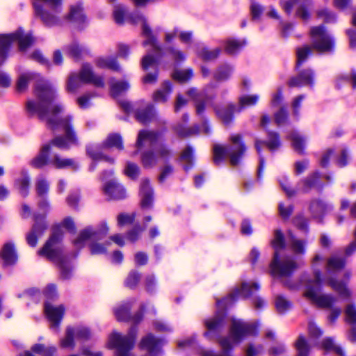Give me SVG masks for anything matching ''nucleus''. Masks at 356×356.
<instances>
[{
    "label": "nucleus",
    "instance_id": "nucleus-35",
    "mask_svg": "<svg viewBox=\"0 0 356 356\" xmlns=\"http://www.w3.org/2000/svg\"><path fill=\"white\" fill-rule=\"evenodd\" d=\"M320 179V175L318 172H316L314 175L309 177L304 181L305 188L304 190L307 191L311 188L316 187L319 191H321L323 188V184H318V179Z\"/></svg>",
    "mask_w": 356,
    "mask_h": 356
},
{
    "label": "nucleus",
    "instance_id": "nucleus-48",
    "mask_svg": "<svg viewBox=\"0 0 356 356\" xmlns=\"http://www.w3.org/2000/svg\"><path fill=\"white\" fill-rule=\"evenodd\" d=\"M234 111V106H229L227 108H223L218 111V115L223 120L224 122L228 123L232 118V113Z\"/></svg>",
    "mask_w": 356,
    "mask_h": 356
},
{
    "label": "nucleus",
    "instance_id": "nucleus-1",
    "mask_svg": "<svg viewBox=\"0 0 356 356\" xmlns=\"http://www.w3.org/2000/svg\"><path fill=\"white\" fill-rule=\"evenodd\" d=\"M35 93L38 100L37 102H28L29 111L36 113L51 129H60L65 133V138H57L53 140L52 145L64 149L75 144L76 138L70 127L71 118L68 115L63 116V107L53 104L56 95L51 86L47 82L40 83L37 86Z\"/></svg>",
    "mask_w": 356,
    "mask_h": 356
},
{
    "label": "nucleus",
    "instance_id": "nucleus-37",
    "mask_svg": "<svg viewBox=\"0 0 356 356\" xmlns=\"http://www.w3.org/2000/svg\"><path fill=\"white\" fill-rule=\"evenodd\" d=\"M321 348L326 351H334L337 355L343 356V350L337 346L332 338H326L321 343Z\"/></svg>",
    "mask_w": 356,
    "mask_h": 356
},
{
    "label": "nucleus",
    "instance_id": "nucleus-45",
    "mask_svg": "<svg viewBox=\"0 0 356 356\" xmlns=\"http://www.w3.org/2000/svg\"><path fill=\"white\" fill-rule=\"evenodd\" d=\"M81 83L82 81L79 76L75 74H72L67 80V90L69 92H74L81 86Z\"/></svg>",
    "mask_w": 356,
    "mask_h": 356
},
{
    "label": "nucleus",
    "instance_id": "nucleus-26",
    "mask_svg": "<svg viewBox=\"0 0 356 356\" xmlns=\"http://www.w3.org/2000/svg\"><path fill=\"white\" fill-rule=\"evenodd\" d=\"M75 337V331L73 327H67L65 331V336L60 339V346L63 348L73 349L75 346L74 338Z\"/></svg>",
    "mask_w": 356,
    "mask_h": 356
},
{
    "label": "nucleus",
    "instance_id": "nucleus-58",
    "mask_svg": "<svg viewBox=\"0 0 356 356\" xmlns=\"http://www.w3.org/2000/svg\"><path fill=\"white\" fill-rule=\"evenodd\" d=\"M348 149H343L341 151L340 156L337 159V164L339 167L343 168L348 164Z\"/></svg>",
    "mask_w": 356,
    "mask_h": 356
},
{
    "label": "nucleus",
    "instance_id": "nucleus-31",
    "mask_svg": "<svg viewBox=\"0 0 356 356\" xmlns=\"http://www.w3.org/2000/svg\"><path fill=\"white\" fill-rule=\"evenodd\" d=\"M50 145H45L38 156L31 161V165L35 168H41L47 164Z\"/></svg>",
    "mask_w": 356,
    "mask_h": 356
},
{
    "label": "nucleus",
    "instance_id": "nucleus-24",
    "mask_svg": "<svg viewBox=\"0 0 356 356\" xmlns=\"http://www.w3.org/2000/svg\"><path fill=\"white\" fill-rule=\"evenodd\" d=\"M51 163L56 168H71L76 170L78 168L77 163L73 159H64L58 155H55L51 161Z\"/></svg>",
    "mask_w": 356,
    "mask_h": 356
},
{
    "label": "nucleus",
    "instance_id": "nucleus-29",
    "mask_svg": "<svg viewBox=\"0 0 356 356\" xmlns=\"http://www.w3.org/2000/svg\"><path fill=\"white\" fill-rule=\"evenodd\" d=\"M45 229V226L42 224L36 223L34 225L32 231L27 235L26 240L31 246H35L37 244V238L42 235Z\"/></svg>",
    "mask_w": 356,
    "mask_h": 356
},
{
    "label": "nucleus",
    "instance_id": "nucleus-22",
    "mask_svg": "<svg viewBox=\"0 0 356 356\" xmlns=\"http://www.w3.org/2000/svg\"><path fill=\"white\" fill-rule=\"evenodd\" d=\"M257 289L258 286L254 283H243L240 289H236L230 297L225 300V303L228 304L231 302V300L239 295L243 297H248L251 294L252 291Z\"/></svg>",
    "mask_w": 356,
    "mask_h": 356
},
{
    "label": "nucleus",
    "instance_id": "nucleus-12",
    "mask_svg": "<svg viewBox=\"0 0 356 356\" xmlns=\"http://www.w3.org/2000/svg\"><path fill=\"white\" fill-rule=\"evenodd\" d=\"M62 235L63 232L60 227L56 228L49 241L38 252L39 255L45 257L51 260L57 259L60 253V248L58 245L61 239Z\"/></svg>",
    "mask_w": 356,
    "mask_h": 356
},
{
    "label": "nucleus",
    "instance_id": "nucleus-36",
    "mask_svg": "<svg viewBox=\"0 0 356 356\" xmlns=\"http://www.w3.org/2000/svg\"><path fill=\"white\" fill-rule=\"evenodd\" d=\"M32 351L40 356H52L56 351L54 346H44L42 344H36L32 347Z\"/></svg>",
    "mask_w": 356,
    "mask_h": 356
},
{
    "label": "nucleus",
    "instance_id": "nucleus-27",
    "mask_svg": "<svg viewBox=\"0 0 356 356\" xmlns=\"http://www.w3.org/2000/svg\"><path fill=\"white\" fill-rule=\"evenodd\" d=\"M67 18L78 24L85 22V15L83 13L82 8L80 6H74L70 8V11Z\"/></svg>",
    "mask_w": 356,
    "mask_h": 356
},
{
    "label": "nucleus",
    "instance_id": "nucleus-21",
    "mask_svg": "<svg viewBox=\"0 0 356 356\" xmlns=\"http://www.w3.org/2000/svg\"><path fill=\"white\" fill-rule=\"evenodd\" d=\"M160 345L161 341L156 339L152 335H147L140 342L141 348L147 350L151 356L159 351Z\"/></svg>",
    "mask_w": 356,
    "mask_h": 356
},
{
    "label": "nucleus",
    "instance_id": "nucleus-15",
    "mask_svg": "<svg viewBox=\"0 0 356 356\" xmlns=\"http://www.w3.org/2000/svg\"><path fill=\"white\" fill-rule=\"evenodd\" d=\"M79 76L83 83H90L97 87H103L104 86L103 78L97 75L93 72L92 67L88 64L82 65Z\"/></svg>",
    "mask_w": 356,
    "mask_h": 356
},
{
    "label": "nucleus",
    "instance_id": "nucleus-51",
    "mask_svg": "<svg viewBox=\"0 0 356 356\" xmlns=\"http://www.w3.org/2000/svg\"><path fill=\"white\" fill-rule=\"evenodd\" d=\"M192 72L190 70L177 71L173 74V78L180 82H184L192 76Z\"/></svg>",
    "mask_w": 356,
    "mask_h": 356
},
{
    "label": "nucleus",
    "instance_id": "nucleus-42",
    "mask_svg": "<svg viewBox=\"0 0 356 356\" xmlns=\"http://www.w3.org/2000/svg\"><path fill=\"white\" fill-rule=\"evenodd\" d=\"M293 224L300 231L305 233L308 232V220L302 213L298 214L293 219Z\"/></svg>",
    "mask_w": 356,
    "mask_h": 356
},
{
    "label": "nucleus",
    "instance_id": "nucleus-44",
    "mask_svg": "<svg viewBox=\"0 0 356 356\" xmlns=\"http://www.w3.org/2000/svg\"><path fill=\"white\" fill-rule=\"evenodd\" d=\"M113 16L116 23L122 24L127 19L125 8L122 5L116 6L113 10Z\"/></svg>",
    "mask_w": 356,
    "mask_h": 356
},
{
    "label": "nucleus",
    "instance_id": "nucleus-56",
    "mask_svg": "<svg viewBox=\"0 0 356 356\" xmlns=\"http://www.w3.org/2000/svg\"><path fill=\"white\" fill-rule=\"evenodd\" d=\"M32 78L31 74H22L19 76L17 83V88L19 91L24 90L28 85L29 81Z\"/></svg>",
    "mask_w": 356,
    "mask_h": 356
},
{
    "label": "nucleus",
    "instance_id": "nucleus-14",
    "mask_svg": "<svg viewBox=\"0 0 356 356\" xmlns=\"http://www.w3.org/2000/svg\"><path fill=\"white\" fill-rule=\"evenodd\" d=\"M65 311V307L62 305L55 306L49 302L44 305L45 315L50 323L51 327L56 331L58 330Z\"/></svg>",
    "mask_w": 356,
    "mask_h": 356
},
{
    "label": "nucleus",
    "instance_id": "nucleus-23",
    "mask_svg": "<svg viewBox=\"0 0 356 356\" xmlns=\"http://www.w3.org/2000/svg\"><path fill=\"white\" fill-rule=\"evenodd\" d=\"M141 206L143 208L148 207L152 202V191L148 180H144L140 188Z\"/></svg>",
    "mask_w": 356,
    "mask_h": 356
},
{
    "label": "nucleus",
    "instance_id": "nucleus-25",
    "mask_svg": "<svg viewBox=\"0 0 356 356\" xmlns=\"http://www.w3.org/2000/svg\"><path fill=\"white\" fill-rule=\"evenodd\" d=\"M312 48L308 45H305L298 47L296 49V68L298 69L302 64L307 60L309 57L312 55Z\"/></svg>",
    "mask_w": 356,
    "mask_h": 356
},
{
    "label": "nucleus",
    "instance_id": "nucleus-64",
    "mask_svg": "<svg viewBox=\"0 0 356 356\" xmlns=\"http://www.w3.org/2000/svg\"><path fill=\"white\" fill-rule=\"evenodd\" d=\"M284 352H285V349L280 344L271 347L268 350L269 355L271 356H280Z\"/></svg>",
    "mask_w": 356,
    "mask_h": 356
},
{
    "label": "nucleus",
    "instance_id": "nucleus-63",
    "mask_svg": "<svg viewBox=\"0 0 356 356\" xmlns=\"http://www.w3.org/2000/svg\"><path fill=\"white\" fill-rule=\"evenodd\" d=\"M115 316L119 321H125L129 316V312L127 308L120 307L115 310Z\"/></svg>",
    "mask_w": 356,
    "mask_h": 356
},
{
    "label": "nucleus",
    "instance_id": "nucleus-60",
    "mask_svg": "<svg viewBox=\"0 0 356 356\" xmlns=\"http://www.w3.org/2000/svg\"><path fill=\"white\" fill-rule=\"evenodd\" d=\"M134 218V214H120L118 217V222L120 225H125L131 223Z\"/></svg>",
    "mask_w": 356,
    "mask_h": 356
},
{
    "label": "nucleus",
    "instance_id": "nucleus-55",
    "mask_svg": "<svg viewBox=\"0 0 356 356\" xmlns=\"http://www.w3.org/2000/svg\"><path fill=\"white\" fill-rule=\"evenodd\" d=\"M124 172L128 177L134 178L139 174V168L135 163H127Z\"/></svg>",
    "mask_w": 356,
    "mask_h": 356
},
{
    "label": "nucleus",
    "instance_id": "nucleus-16",
    "mask_svg": "<svg viewBox=\"0 0 356 356\" xmlns=\"http://www.w3.org/2000/svg\"><path fill=\"white\" fill-rule=\"evenodd\" d=\"M305 241L296 238L291 234V273L298 266L293 260L298 259L305 253Z\"/></svg>",
    "mask_w": 356,
    "mask_h": 356
},
{
    "label": "nucleus",
    "instance_id": "nucleus-59",
    "mask_svg": "<svg viewBox=\"0 0 356 356\" xmlns=\"http://www.w3.org/2000/svg\"><path fill=\"white\" fill-rule=\"evenodd\" d=\"M92 97H94L93 94L88 93L79 97L77 99V103L79 106L81 108H87L90 104V100Z\"/></svg>",
    "mask_w": 356,
    "mask_h": 356
},
{
    "label": "nucleus",
    "instance_id": "nucleus-4",
    "mask_svg": "<svg viewBox=\"0 0 356 356\" xmlns=\"http://www.w3.org/2000/svg\"><path fill=\"white\" fill-rule=\"evenodd\" d=\"M158 136L152 131H142L139 133L136 146L140 149L149 145L152 151L144 152L141 156V162L144 167L149 168L156 163L159 159H164L170 155V151L162 144H157Z\"/></svg>",
    "mask_w": 356,
    "mask_h": 356
},
{
    "label": "nucleus",
    "instance_id": "nucleus-40",
    "mask_svg": "<svg viewBox=\"0 0 356 356\" xmlns=\"http://www.w3.org/2000/svg\"><path fill=\"white\" fill-rule=\"evenodd\" d=\"M171 92V86L168 82L163 84V89L156 91L154 95V99L156 102H165L170 92Z\"/></svg>",
    "mask_w": 356,
    "mask_h": 356
},
{
    "label": "nucleus",
    "instance_id": "nucleus-28",
    "mask_svg": "<svg viewBox=\"0 0 356 356\" xmlns=\"http://www.w3.org/2000/svg\"><path fill=\"white\" fill-rule=\"evenodd\" d=\"M96 65L100 68H108L118 71L120 66L115 58L111 57H100L96 60Z\"/></svg>",
    "mask_w": 356,
    "mask_h": 356
},
{
    "label": "nucleus",
    "instance_id": "nucleus-54",
    "mask_svg": "<svg viewBox=\"0 0 356 356\" xmlns=\"http://www.w3.org/2000/svg\"><path fill=\"white\" fill-rule=\"evenodd\" d=\"M49 190V184L47 181L43 179H39L36 183L37 193L40 196L45 195Z\"/></svg>",
    "mask_w": 356,
    "mask_h": 356
},
{
    "label": "nucleus",
    "instance_id": "nucleus-61",
    "mask_svg": "<svg viewBox=\"0 0 356 356\" xmlns=\"http://www.w3.org/2000/svg\"><path fill=\"white\" fill-rule=\"evenodd\" d=\"M279 213L283 220H287L289 217V206L287 202H280L279 204Z\"/></svg>",
    "mask_w": 356,
    "mask_h": 356
},
{
    "label": "nucleus",
    "instance_id": "nucleus-9",
    "mask_svg": "<svg viewBox=\"0 0 356 356\" xmlns=\"http://www.w3.org/2000/svg\"><path fill=\"white\" fill-rule=\"evenodd\" d=\"M256 330L257 326L254 323H244L239 321H233L231 330L232 342L229 339L222 340L220 341L222 348L224 350L230 348L233 343L238 342L243 337L254 334Z\"/></svg>",
    "mask_w": 356,
    "mask_h": 356
},
{
    "label": "nucleus",
    "instance_id": "nucleus-11",
    "mask_svg": "<svg viewBox=\"0 0 356 356\" xmlns=\"http://www.w3.org/2000/svg\"><path fill=\"white\" fill-rule=\"evenodd\" d=\"M135 337L130 334L122 336L119 333L113 332L108 340V346L117 350L118 356H132L129 350L133 348Z\"/></svg>",
    "mask_w": 356,
    "mask_h": 356
},
{
    "label": "nucleus",
    "instance_id": "nucleus-46",
    "mask_svg": "<svg viewBox=\"0 0 356 356\" xmlns=\"http://www.w3.org/2000/svg\"><path fill=\"white\" fill-rule=\"evenodd\" d=\"M129 88V84L126 81H118L111 85V92L114 96H117L122 92L127 91Z\"/></svg>",
    "mask_w": 356,
    "mask_h": 356
},
{
    "label": "nucleus",
    "instance_id": "nucleus-2",
    "mask_svg": "<svg viewBox=\"0 0 356 356\" xmlns=\"http://www.w3.org/2000/svg\"><path fill=\"white\" fill-rule=\"evenodd\" d=\"M324 263L323 257L317 253L312 260L314 279L305 280L304 295L312 303L322 309H330L327 320L330 323H334L341 314L339 307H333L337 298L331 294H321L323 278L320 267Z\"/></svg>",
    "mask_w": 356,
    "mask_h": 356
},
{
    "label": "nucleus",
    "instance_id": "nucleus-33",
    "mask_svg": "<svg viewBox=\"0 0 356 356\" xmlns=\"http://www.w3.org/2000/svg\"><path fill=\"white\" fill-rule=\"evenodd\" d=\"M295 348L297 351L296 356H309L310 348L304 336L299 337L295 344Z\"/></svg>",
    "mask_w": 356,
    "mask_h": 356
},
{
    "label": "nucleus",
    "instance_id": "nucleus-53",
    "mask_svg": "<svg viewBox=\"0 0 356 356\" xmlns=\"http://www.w3.org/2000/svg\"><path fill=\"white\" fill-rule=\"evenodd\" d=\"M74 329L75 331V337L78 339L87 340L90 337L91 333L87 327H78Z\"/></svg>",
    "mask_w": 356,
    "mask_h": 356
},
{
    "label": "nucleus",
    "instance_id": "nucleus-41",
    "mask_svg": "<svg viewBox=\"0 0 356 356\" xmlns=\"http://www.w3.org/2000/svg\"><path fill=\"white\" fill-rule=\"evenodd\" d=\"M345 321L349 324H356V306L354 303L348 304L345 308Z\"/></svg>",
    "mask_w": 356,
    "mask_h": 356
},
{
    "label": "nucleus",
    "instance_id": "nucleus-3",
    "mask_svg": "<svg viewBox=\"0 0 356 356\" xmlns=\"http://www.w3.org/2000/svg\"><path fill=\"white\" fill-rule=\"evenodd\" d=\"M346 265V259L332 254L327 261L326 273L327 275V284L337 292L341 298L348 299L351 296V291L347 287L350 274L348 271L343 273V280L337 279Z\"/></svg>",
    "mask_w": 356,
    "mask_h": 356
},
{
    "label": "nucleus",
    "instance_id": "nucleus-8",
    "mask_svg": "<svg viewBox=\"0 0 356 356\" xmlns=\"http://www.w3.org/2000/svg\"><path fill=\"white\" fill-rule=\"evenodd\" d=\"M18 41L19 47L21 51H25L27 47L33 42V38L31 34L24 35L22 31L8 34L0 35V65H1L8 55V50L14 41Z\"/></svg>",
    "mask_w": 356,
    "mask_h": 356
},
{
    "label": "nucleus",
    "instance_id": "nucleus-34",
    "mask_svg": "<svg viewBox=\"0 0 356 356\" xmlns=\"http://www.w3.org/2000/svg\"><path fill=\"white\" fill-rule=\"evenodd\" d=\"M106 148L115 147L118 149H122L123 144L121 137L118 134L109 135L103 143Z\"/></svg>",
    "mask_w": 356,
    "mask_h": 356
},
{
    "label": "nucleus",
    "instance_id": "nucleus-62",
    "mask_svg": "<svg viewBox=\"0 0 356 356\" xmlns=\"http://www.w3.org/2000/svg\"><path fill=\"white\" fill-rule=\"evenodd\" d=\"M287 117V111L286 108H282L278 112L275 114V121L277 124H280L285 122Z\"/></svg>",
    "mask_w": 356,
    "mask_h": 356
},
{
    "label": "nucleus",
    "instance_id": "nucleus-50",
    "mask_svg": "<svg viewBox=\"0 0 356 356\" xmlns=\"http://www.w3.org/2000/svg\"><path fill=\"white\" fill-rule=\"evenodd\" d=\"M308 330L311 338L318 339L323 334V330L312 321L309 323Z\"/></svg>",
    "mask_w": 356,
    "mask_h": 356
},
{
    "label": "nucleus",
    "instance_id": "nucleus-6",
    "mask_svg": "<svg viewBox=\"0 0 356 356\" xmlns=\"http://www.w3.org/2000/svg\"><path fill=\"white\" fill-rule=\"evenodd\" d=\"M108 232V227L106 225H102L98 231H92L90 228L86 229L80 234L78 238L74 241V244L78 247H81L85 241L90 239L92 241L90 245L91 254H104L106 252L108 245H110V242L106 241L103 244L99 241L107 234Z\"/></svg>",
    "mask_w": 356,
    "mask_h": 356
},
{
    "label": "nucleus",
    "instance_id": "nucleus-10",
    "mask_svg": "<svg viewBox=\"0 0 356 356\" xmlns=\"http://www.w3.org/2000/svg\"><path fill=\"white\" fill-rule=\"evenodd\" d=\"M310 37L314 48L319 52H327L334 49V38L326 31L323 25L312 28Z\"/></svg>",
    "mask_w": 356,
    "mask_h": 356
},
{
    "label": "nucleus",
    "instance_id": "nucleus-39",
    "mask_svg": "<svg viewBox=\"0 0 356 356\" xmlns=\"http://www.w3.org/2000/svg\"><path fill=\"white\" fill-rule=\"evenodd\" d=\"M304 99V95H300L295 98L291 104V117L293 116V118L295 120H298L299 119L301 104Z\"/></svg>",
    "mask_w": 356,
    "mask_h": 356
},
{
    "label": "nucleus",
    "instance_id": "nucleus-13",
    "mask_svg": "<svg viewBox=\"0 0 356 356\" xmlns=\"http://www.w3.org/2000/svg\"><path fill=\"white\" fill-rule=\"evenodd\" d=\"M308 210L312 219L318 223H323L325 217L333 210V206L321 199L316 198L310 201Z\"/></svg>",
    "mask_w": 356,
    "mask_h": 356
},
{
    "label": "nucleus",
    "instance_id": "nucleus-47",
    "mask_svg": "<svg viewBox=\"0 0 356 356\" xmlns=\"http://www.w3.org/2000/svg\"><path fill=\"white\" fill-rule=\"evenodd\" d=\"M317 15L318 17L323 18L326 23H334L337 21L336 15L327 8L318 10Z\"/></svg>",
    "mask_w": 356,
    "mask_h": 356
},
{
    "label": "nucleus",
    "instance_id": "nucleus-17",
    "mask_svg": "<svg viewBox=\"0 0 356 356\" xmlns=\"http://www.w3.org/2000/svg\"><path fill=\"white\" fill-rule=\"evenodd\" d=\"M315 74L312 69H305L299 71L296 77L291 79V86H309L313 87L314 85Z\"/></svg>",
    "mask_w": 356,
    "mask_h": 356
},
{
    "label": "nucleus",
    "instance_id": "nucleus-20",
    "mask_svg": "<svg viewBox=\"0 0 356 356\" xmlns=\"http://www.w3.org/2000/svg\"><path fill=\"white\" fill-rule=\"evenodd\" d=\"M134 23H140L143 28V33L146 37V40L144 41V45L150 44L154 49H157V47L155 43V39L152 35L149 27L147 25L145 18L143 16H137L132 19Z\"/></svg>",
    "mask_w": 356,
    "mask_h": 356
},
{
    "label": "nucleus",
    "instance_id": "nucleus-43",
    "mask_svg": "<svg viewBox=\"0 0 356 356\" xmlns=\"http://www.w3.org/2000/svg\"><path fill=\"white\" fill-rule=\"evenodd\" d=\"M245 42L242 41H236L235 40H228L226 42V45L225 49L226 52L229 54H233L236 53L239 49H241L244 45Z\"/></svg>",
    "mask_w": 356,
    "mask_h": 356
},
{
    "label": "nucleus",
    "instance_id": "nucleus-19",
    "mask_svg": "<svg viewBox=\"0 0 356 356\" xmlns=\"http://www.w3.org/2000/svg\"><path fill=\"white\" fill-rule=\"evenodd\" d=\"M104 193L113 199H121L125 196V191L114 179L105 184L104 187Z\"/></svg>",
    "mask_w": 356,
    "mask_h": 356
},
{
    "label": "nucleus",
    "instance_id": "nucleus-30",
    "mask_svg": "<svg viewBox=\"0 0 356 356\" xmlns=\"http://www.w3.org/2000/svg\"><path fill=\"white\" fill-rule=\"evenodd\" d=\"M2 258L6 264H13L17 260L13 245L10 243H6L2 250Z\"/></svg>",
    "mask_w": 356,
    "mask_h": 356
},
{
    "label": "nucleus",
    "instance_id": "nucleus-49",
    "mask_svg": "<svg viewBox=\"0 0 356 356\" xmlns=\"http://www.w3.org/2000/svg\"><path fill=\"white\" fill-rule=\"evenodd\" d=\"M259 97L257 95H245L240 98L239 104L241 107L253 106L258 102Z\"/></svg>",
    "mask_w": 356,
    "mask_h": 356
},
{
    "label": "nucleus",
    "instance_id": "nucleus-57",
    "mask_svg": "<svg viewBox=\"0 0 356 356\" xmlns=\"http://www.w3.org/2000/svg\"><path fill=\"white\" fill-rule=\"evenodd\" d=\"M87 153L94 160H97V159H105L106 161H108L111 163H113V159H109V158H107V157H105V156H103L100 153H99L94 147L92 146H89L88 148H87Z\"/></svg>",
    "mask_w": 356,
    "mask_h": 356
},
{
    "label": "nucleus",
    "instance_id": "nucleus-18",
    "mask_svg": "<svg viewBox=\"0 0 356 356\" xmlns=\"http://www.w3.org/2000/svg\"><path fill=\"white\" fill-rule=\"evenodd\" d=\"M291 146L300 154L305 153L307 140L303 134L296 129H291Z\"/></svg>",
    "mask_w": 356,
    "mask_h": 356
},
{
    "label": "nucleus",
    "instance_id": "nucleus-38",
    "mask_svg": "<svg viewBox=\"0 0 356 356\" xmlns=\"http://www.w3.org/2000/svg\"><path fill=\"white\" fill-rule=\"evenodd\" d=\"M220 53V49L219 48L209 49L203 47L199 51L198 56L204 60H212L216 58Z\"/></svg>",
    "mask_w": 356,
    "mask_h": 356
},
{
    "label": "nucleus",
    "instance_id": "nucleus-5",
    "mask_svg": "<svg viewBox=\"0 0 356 356\" xmlns=\"http://www.w3.org/2000/svg\"><path fill=\"white\" fill-rule=\"evenodd\" d=\"M272 245L275 254L273 261L270 265L271 273L277 279L282 280L288 275L289 264L287 251L284 249V235L279 229L275 232Z\"/></svg>",
    "mask_w": 356,
    "mask_h": 356
},
{
    "label": "nucleus",
    "instance_id": "nucleus-7",
    "mask_svg": "<svg viewBox=\"0 0 356 356\" xmlns=\"http://www.w3.org/2000/svg\"><path fill=\"white\" fill-rule=\"evenodd\" d=\"M231 145L228 147L216 145L214 147V161H220L224 156L228 155L232 165L238 163L240 158L245 151V147L241 141L240 135H233L230 137Z\"/></svg>",
    "mask_w": 356,
    "mask_h": 356
},
{
    "label": "nucleus",
    "instance_id": "nucleus-32",
    "mask_svg": "<svg viewBox=\"0 0 356 356\" xmlns=\"http://www.w3.org/2000/svg\"><path fill=\"white\" fill-rule=\"evenodd\" d=\"M309 0H291V9L293 8L296 3H300V6L297 8V15L302 19L306 20L309 17V13L306 8Z\"/></svg>",
    "mask_w": 356,
    "mask_h": 356
},
{
    "label": "nucleus",
    "instance_id": "nucleus-52",
    "mask_svg": "<svg viewBox=\"0 0 356 356\" xmlns=\"http://www.w3.org/2000/svg\"><path fill=\"white\" fill-rule=\"evenodd\" d=\"M232 70V67L227 65L220 67L216 74V78L218 80H225L230 76Z\"/></svg>",
    "mask_w": 356,
    "mask_h": 356
}]
</instances>
